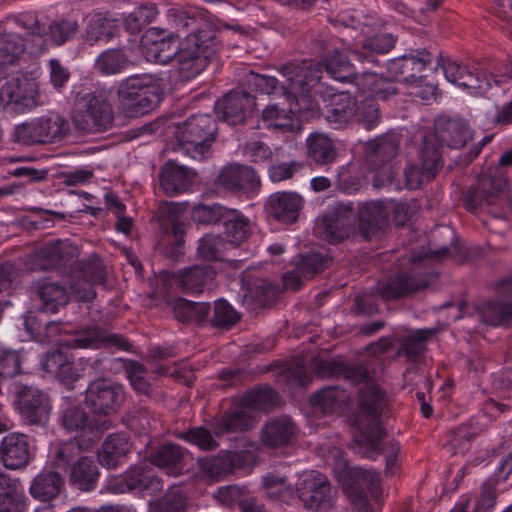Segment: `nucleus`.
I'll list each match as a JSON object with an SVG mask.
<instances>
[{"label": "nucleus", "mask_w": 512, "mask_h": 512, "mask_svg": "<svg viewBox=\"0 0 512 512\" xmlns=\"http://www.w3.org/2000/svg\"><path fill=\"white\" fill-rule=\"evenodd\" d=\"M388 411L386 393L375 384H367L360 389L358 396V414L355 424L359 430L355 437L357 445L365 447L368 452H376L382 439L386 436L380 417Z\"/></svg>", "instance_id": "1"}, {"label": "nucleus", "mask_w": 512, "mask_h": 512, "mask_svg": "<svg viewBox=\"0 0 512 512\" xmlns=\"http://www.w3.org/2000/svg\"><path fill=\"white\" fill-rule=\"evenodd\" d=\"M285 83L281 84L284 98L290 101L291 110H313L311 92L321 81L322 64L312 61L288 63L281 69Z\"/></svg>", "instance_id": "2"}, {"label": "nucleus", "mask_w": 512, "mask_h": 512, "mask_svg": "<svg viewBox=\"0 0 512 512\" xmlns=\"http://www.w3.org/2000/svg\"><path fill=\"white\" fill-rule=\"evenodd\" d=\"M119 109L127 118H137L156 108L162 99L160 85L151 75H133L121 81Z\"/></svg>", "instance_id": "3"}, {"label": "nucleus", "mask_w": 512, "mask_h": 512, "mask_svg": "<svg viewBox=\"0 0 512 512\" xmlns=\"http://www.w3.org/2000/svg\"><path fill=\"white\" fill-rule=\"evenodd\" d=\"M204 29L191 32L180 43L175 61L181 79L188 81L198 76L216 51L215 32L206 24Z\"/></svg>", "instance_id": "4"}, {"label": "nucleus", "mask_w": 512, "mask_h": 512, "mask_svg": "<svg viewBox=\"0 0 512 512\" xmlns=\"http://www.w3.org/2000/svg\"><path fill=\"white\" fill-rule=\"evenodd\" d=\"M217 129V123L211 115H191L177 126L176 140L179 150L196 161L210 158Z\"/></svg>", "instance_id": "5"}, {"label": "nucleus", "mask_w": 512, "mask_h": 512, "mask_svg": "<svg viewBox=\"0 0 512 512\" xmlns=\"http://www.w3.org/2000/svg\"><path fill=\"white\" fill-rule=\"evenodd\" d=\"M71 118L79 132L102 133L112 128L114 111L105 93L90 92L77 100Z\"/></svg>", "instance_id": "6"}, {"label": "nucleus", "mask_w": 512, "mask_h": 512, "mask_svg": "<svg viewBox=\"0 0 512 512\" xmlns=\"http://www.w3.org/2000/svg\"><path fill=\"white\" fill-rule=\"evenodd\" d=\"M508 189L507 178L498 170L481 175L465 194V207L472 213L487 211L495 218H505L500 201Z\"/></svg>", "instance_id": "7"}, {"label": "nucleus", "mask_w": 512, "mask_h": 512, "mask_svg": "<svg viewBox=\"0 0 512 512\" xmlns=\"http://www.w3.org/2000/svg\"><path fill=\"white\" fill-rule=\"evenodd\" d=\"M105 279V266L96 255H91L87 260H78L68 273L71 293L79 302L92 301L96 296L94 287L104 284Z\"/></svg>", "instance_id": "8"}, {"label": "nucleus", "mask_w": 512, "mask_h": 512, "mask_svg": "<svg viewBox=\"0 0 512 512\" xmlns=\"http://www.w3.org/2000/svg\"><path fill=\"white\" fill-rule=\"evenodd\" d=\"M296 494L305 509L327 512L334 506L336 492L327 476L318 471H310L298 482Z\"/></svg>", "instance_id": "9"}, {"label": "nucleus", "mask_w": 512, "mask_h": 512, "mask_svg": "<svg viewBox=\"0 0 512 512\" xmlns=\"http://www.w3.org/2000/svg\"><path fill=\"white\" fill-rule=\"evenodd\" d=\"M125 401L124 387L106 378L96 379L85 390L84 403L96 417L109 418Z\"/></svg>", "instance_id": "10"}, {"label": "nucleus", "mask_w": 512, "mask_h": 512, "mask_svg": "<svg viewBox=\"0 0 512 512\" xmlns=\"http://www.w3.org/2000/svg\"><path fill=\"white\" fill-rule=\"evenodd\" d=\"M68 129V121L51 114L16 126L14 139L25 145L53 143L60 140Z\"/></svg>", "instance_id": "11"}, {"label": "nucleus", "mask_w": 512, "mask_h": 512, "mask_svg": "<svg viewBox=\"0 0 512 512\" xmlns=\"http://www.w3.org/2000/svg\"><path fill=\"white\" fill-rule=\"evenodd\" d=\"M38 104V89L34 80L27 77H4L0 79V109L10 107L24 113Z\"/></svg>", "instance_id": "12"}, {"label": "nucleus", "mask_w": 512, "mask_h": 512, "mask_svg": "<svg viewBox=\"0 0 512 512\" xmlns=\"http://www.w3.org/2000/svg\"><path fill=\"white\" fill-rule=\"evenodd\" d=\"M18 411L24 425L47 427L52 411L49 395L36 387L23 386L17 393Z\"/></svg>", "instance_id": "13"}, {"label": "nucleus", "mask_w": 512, "mask_h": 512, "mask_svg": "<svg viewBox=\"0 0 512 512\" xmlns=\"http://www.w3.org/2000/svg\"><path fill=\"white\" fill-rule=\"evenodd\" d=\"M79 248L68 240L46 243L33 253L34 264L42 270L71 268L78 261Z\"/></svg>", "instance_id": "14"}, {"label": "nucleus", "mask_w": 512, "mask_h": 512, "mask_svg": "<svg viewBox=\"0 0 512 512\" xmlns=\"http://www.w3.org/2000/svg\"><path fill=\"white\" fill-rule=\"evenodd\" d=\"M354 222L353 210L343 204H337L317 219L315 229L328 242H340L349 237Z\"/></svg>", "instance_id": "15"}, {"label": "nucleus", "mask_w": 512, "mask_h": 512, "mask_svg": "<svg viewBox=\"0 0 512 512\" xmlns=\"http://www.w3.org/2000/svg\"><path fill=\"white\" fill-rule=\"evenodd\" d=\"M255 109V97L244 89H234L226 93L215 104L218 117L229 125L244 123Z\"/></svg>", "instance_id": "16"}, {"label": "nucleus", "mask_w": 512, "mask_h": 512, "mask_svg": "<svg viewBox=\"0 0 512 512\" xmlns=\"http://www.w3.org/2000/svg\"><path fill=\"white\" fill-rule=\"evenodd\" d=\"M61 426L67 432H89L86 440L97 442L104 432L112 427V421L105 417H89L81 406H69L61 412Z\"/></svg>", "instance_id": "17"}, {"label": "nucleus", "mask_w": 512, "mask_h": 512, "mask_svg": "<svg viewBox=\"0 0 512 512\" xmlns=\"http://www.w3.org/2000/svg\"><path fill=\"white\" fill-rule=\"evenodd\" d=\"M33 459L31 439L27 434L10 432L0 442V463L8 470H24Z\"/></svg>", "instance_id": "18"}, {"label": "nucleus", "mask_w": 512, "mask_h": 512, "mask_svg": "<svg viewBox=\"0 0 512 512\" xmlns=\"http://www.w3.org/2000/svg\"><path fill=\"white\" fill-rule=\"evenodd\" d=\"M162 480L147 464L131 466L115 484L110 486L113 493L136 491L139 493L156 494L162 490Z\"/></svg>", "instance_id": "19"}, {"label": "nucleus", "mask_w": 512, "mask_h": 512, "mask_svg": "<svg viewBox=\"0 0 512 512\" xmlns=\"http://www.w3.org/2000/svg\"><path fill=\"white\" fill-rule=\"evenodd\" d=\"M495 300L484 301L478 306L482 322L491 326H501L512 320V278L509 276L497 286Z\"/></svg>", "instance_id": "20"}, {"label": "nucleus", "mask_w": 512, "mask_h": 512, "mask_svg": "<svg viewBox=\"0 0 512 512\" xmlns=\"http://www.w3.org/2000/svg\"><path fill=\"white\" fill-rule=\"evenodd\" d=\"M305 204L304 198L293 191H278L272 193L265 201L266 213L283 224H293L298 221Z\"/></svg>", "instance_id": "21"}, {"label": "nucleus", "mask_w": 512, "mask_h": 512, "mask_svg": "<svg viewBox=\"0 0 512 512\" xmlns=\"http://www.w3.org/2000/svg\"><path fill=\"white\" fill-rule=\"evenodd\" d=\"M432 62V54L426 50H417L416 54L403 55L387 63L388 73L399 81L414 84L422 82L420 73Z\"/></svg>", "instance_id": "22"}, {"label": "nucleus", "mask_w": 512, "mask_h": 512, "mask_svg": "<svg viewBox=\"0 0 512 512\" xmlns=\"http://www.w3.org/2000/svg\"><path fill=\"white\" fill-rule=\"evenodd\" d=\"M299 432L294 420L286 415L268 419L260 430V441L265 448L278 449L292 444Z\"/></svg>", "instance_id": "23"}, {"label": "nucleus", "mask_w": 512, "mask_h": 512, "mask_svg": "<svg viewBox=\"0 0 512 512\" xmlns=\"http://www.w3.org/2000/svg\"><path fill=\"white\" fill-rule=\"evenodd\" d=\"M219 187L231 193H248L260 187V179L256 171L247 165L229 164L219 173L217 180Z\"/></svg>", "instance_id": "24"}, {"label": "nucleus", "mask_w": 512, "mask_h": 512, "mask_svg": "<svg viewBox=\"0 0 512 512\" xmlns=\"http://www.w3.org/2000/svg\"><path fill=\"white\" fill-rule=\"evenodd\" d=\"M429 285L425 277H414L407 273H398L393 277L377 282V294L385 301L407 297L427 288Z\"/></svg>", "instance_id": "25"}, {"label": "nucleus", "mask_w": 512, "mask_h": 512, "mask_svg": "<svg viewBox=\"0 0 512 512\" xmlns=\"http://www.w3.org/2000/svg\"><path fill=\"white\" fill-rule=\"evenodd\" d=\"M242 303L249 310L266 308L275 303L278 289L266 279L246 276L242 279Z\"/></svg>", "instance_id": "26"}, {"label": "nucleus", "mask_w": 512, "mask_h": 512, "mask_svg": "<svg viewBox=\"0 0 512 512\" xmlns=\"http://www.w3.org/2000/svg\"><path fill=\"white\" fill-rule=\"evenodd\" d=\"M193 169L179 165L176 161H167L159 173L160 186L167 196H176L187 192L195 181Z\"/></svg>", "instance_id": "27"}, {"label": "nucleus", "mask_w": 512, "mask_h": 512, "mask_svg": "<svg viewBox=\"0 0 512 512\" xmlns=\"http://www.w3.org/2000/svg\"><path fill=\"white\" fill-rule=\"evenodd\" d=\"M314 372L322 377H342L350 383L357 385L368 379V371L362 364L349 365L340 358L313 359Z\"/></svg>", "instance_id": "28"}, {"label": "nucleus", "mask_w": 512, "mask_h": 512, "mask_svg": "<svg viewBox=\"0 0 512 512\" xmlns=\"http://www.w3.org/2000/svg\"><path fill=\"white\" fill-rule=\"evenodd\" d=\"M443 71L449 82L470 89L475 93L485 92L490 86L486 76L481 71L456 61L448 60L443 65Z\"/></svg>", "instance_id": "29"}, {"label": "nucleus", "mask_w": 512, "mask_h": 512, "mask_svg": "<svg viewBox=\"0 0 512 512\" xmlns=\"http://www.w3.org/2000/svg\"><path fill=\"white\" fill-rule=\"evenodd\" d=\"M96 442L83 437L59 441L51 447V462L54 468L69 470Z\"/></svg>", "instance_id": "30"}, {"label": "nucleus", "mask_w": 512, "mask_h": 512, "mask_svg": "<svg viewBox=\"0 0 512 512\" xmlns=\"http://www.w3.org/2000/svg\"><path fill=\"white\" fill-rule=\"evenodd\" d=\"M41 367L45 372L55 375L68 389H73L80 378L72 357L60 350L49 351L43 355Z\"/></svg>", "instance_id": "31"}, {"label": "nucleus", "mask_w": 512, "mask_h": 512, "mask_svg": "<svg viewBox=\"0 0 512 512\" xmlns=\"http://www.w3.org/2000/svg\"><path fill=\"white\" fill-rule=\"evenodd\" d=\"M212 431L216 437L227 434H239L254 428L255 418L243 407H237L225 411L220 417L210 422Z\"/></svg>", "instance_id": "32"}, {"label": "nucleus", "mask_w": 512, "mask_h": 512, "mask_svg": "<svg viewBox=\"0 0 512 512\" xmlns=\"http://www.w3.org/2000/svg\"><path fill=\"white\" fill-rule=\"evenodd\" d=\"M113 346L119 350L130 351L131 343L120 334H107L98 327H88L76 331L71 341L75 348H98L101 345Z\"/></svg>", "instance_id": "33"}, {"label": "nucleus", "mask_w": 512, "mask_h": 512, "mask_svg": "<svg viewBox=\"0 0 512 512\" xmlns=\"http://www.w3.org/2000/svg\"><path fill=\"white\" fill-rule=\"evenodd\" d=\"M401 138L395 132L384 134L366 144L367 161L375 169L389 164L399 153Z\"/></svg>", "instance_id": "34"}, {"label": "nucleus", "mask_w": 512, "mask_h": 512, "mask_svg": "<svg viewBox=\"0 0 512 512\" xmlns=\"http://www.w3.org/2000/svg\"><path fill=\"white\" fill-rule=\"evenodd\" d=\"M30 288L33 296L40 300L43 311L55 313L69 302L66 288L50 278L38 279Z\"/></svg>", "instance_id": "35"}, {"label": "nucleus", "mask_w": 512, "mask_h": 512, "mask_svg": "<svg viewBox=\"0 0 512 512\" xmlns=\"http://www.w3.org/2000/svg\"><path fill=\"white\" fill-rule=\"evenodd\" d=\"M199 469L211 478H219L242 469L246 465V456L242 452L225 451L216 456L198 459Z\"/></svg>", "instance_id": "36"}, {"label": "nucleus", "mask_w": 512, "mask_h": 512, "mask_svg": "<svg viewBox=\"0 0 512 512\" xmlns=\"http://www.w3.org/2000/svg\"><path fill=\"white\" fill-rule=\"evenodd\" d=\"M216 274L210 264L193 265L178 272L177 282L183 292L199 294L213 286Z\"/></svg>", "instance_id": "37"}, {"label": "nucleus", "mask_w": 512, "mask_h": 512, "mask_svg": "<svg viewBox=\"0 0 512 512\" xmlns=\"http://www.w3.org/2000/svg\"><path fill=\"white\" fill-rule=\"evenodd\" d=\"M344 487L348 495L366 494V491H369L375 499L382 492L379 474L375 470L362 467H353L347 470Z\"/></svg>", "instance_id": "38"}, {"label": "nucleus", "mask_w": 512, "mask_h": 512, "mask_svg": "<svg viewBox=\"0 0 512 512\" xmlns=\"http://www.w3.org/2000/svg\"><path fill=\"white\" fill-rule=\"evenodd\" d=\"M173 317L180 323L203 326L208 323L211 306L208 302H193L185 298H174L168 302Z\"/></svg>", "instance_id": "39"}, {"label": "nucleus", "mask_w": 512, "mask_h": 512, "mask_svg": "<svg viewBox=\"0 0 512 512\" xmlns=\"http://www.w3.org/2000/svg\"><path fill=\"white\" fill-rule=\"evenodd\" d=\"M432 135L449 148L459 149L471 138V131L463 120L439 118L435 123V133Z\"/></svg>", "instance_id": "40"}, {"label": "nucleus", "mask_w": 512, "mask_h": 512, "mask_svg": "<svg viewBox=\"0 0 512 512\" xmlns=\"http://www.w3.org/2000/svg\"><path fill=\"white\" fill-rule=\"evenodd\" d=\"M359 228L367 240L377 236L388 226V213L381 202H367L358 212Z\"/></svg>", "instance_id": "41"}, {"label": "nucleus", "mask_w": 512, "mask_h": 512, "mask_svg": "<svg viewBox=\"0 0 512 512\" xmlns=\"http://www.w3.org/2000/svg\"><path fill=\"white\" fill-rule=\"evenodd\" d=\"M185 449L178 444L166 443L149 454V461L154 466L164 469L167 474L178 476L184 470Z\"/></svg>", "instance_id": "42"}, {"label": "nucleus", "mask_w": 512, "mask_h": 512, "mask_svg": "<svg viewBox=\"0 0 512 512\" xmlns=\"http://www.w3.org/2000/svg\"><path fill=\"white\" fill-rule=\"evenodd\" d=\"M350 395L338 386L325 387L311 396L313 408L324 415L343 411L349 404Z\"/></svg>", "instance_id": "43"}, {"label": "nucleus", "mask_w": 512, "mask_h": 512, "mask_svg": "<svg viewBox=\"0 0 512 512\" xmlns=\"http://www.w3.org/2000/svg\"><path fill=\"white\" fill-rule=\"evenodd\" d=\"M100 476L99 468L92 457L84 455L69 469V484L84 492L96 488Z\"/></svg>", "instance_id": "44"}, {"label": "nucleus", "mask_w": 512, "mask_h": 512, "mask_svg": "<svg viewBox=\"0 0 512 512\" xmlns=\"http://www.w3.org/2000/svg\"><path fill=\"white\" fill-rule=\"evenodd\" d=\"M396 38L391 33H378L366 38L360 49L352 51L353 56L360 63L378 65L376 54L388 53L394 48Z\"/></svg>", "instance_id": "45"}, {"label": "nucleus", "mask_w": 512, "mask_h": 512, "mask_svg": "<svg viewBox=\"0 0 512 512\" xmlns=\"http://www.w3.org/2000/svg\"><path fill=\"white\" fill-rule=\"evenodd\" d=\"M357 111V102L349 93L340 92L333 97L332 102L325 105L323 114L326 120L334 125L335 128H341L347 125Z\"/></svg>", "instance_id": "46"}, {"label": "nucleus", "mask_w": 512, "mask_h": 512, "mask_svg": "<svg viewBox=\"0 0 512 512\" xmlns=\"http://www.w3.org/2000/svg\"><path fill=\"white\" fill-rule=\"evenodd\" d=\"M63 486V477L58 472L48 470L34 477L29 492L33 498L49 502L60 494Z\"/></svg>", "instance_id": "47"}, {"label": "nucleus", "mask_w": 512, "mask_h": 512, "mask_svg": "<svg viewBox=\"0 0 512 512\" xmlns=\"http://www.w3.org/2000/svg\"><path fill=\"white\" fill-rule=\"evenodd\" d=\"M131 445L123 434H110L98 452L99 463L106 468L117 467L130 452Z\"/></svg>", "instance_id": "48"}, {"label": "nucleus", "mask_w": 512, "mask_h": 512, "mask_svg": "<svg viewBox=\"0 0 512 512\" xmlns=\"http://www.w3.org/2000/svg\"><path fill=\"white\" fill-rule=\"evenodd\" d=\"M117 25L106 15L96 12L86 17L85 39L90 45L108 42L117 34Z\"/></svg>", "instance_id": "49"}, {"label": "nucleus", "mask_w": 512, "mask_h": 512, "mask_svg": "<svg viewBox=\"0 0 512 512\" xmlns=\"http://www.w3.org/2000/svg\"><path fill=\"white\" fill-rule=\"evenodd\" d=\"M418 164L429 178L435 176L442 169L444 160L437 139L433 135H427L420 144Z\"/></svg>", "instance_id": "50"}, {"label": "nucleus", "mask_w": 512, "mask_h": 512, "mask_svg": "<svg viewBox=\"0 0 512 512\" xmlns=\"http://www.w3.org/2000/svg\"><path fill=\"white\" fill-rule=\"evenodd\" d=\"M308 157L317 165H328L337 158L334 141L328 136L315 133L307 138Z\"/></svg>", "instance_id": "51"}, {"label": "nucleus", "mask_w": 512, "mask_h": 512, "mask_svg": "<svg viewBox=\"0 0 512 512\" xmlns=\"http://www.w3.org/2000/svg\"><path fill=\"white\" fill-rule=\"evenodd\" d=\"M224 232L229 238L230 245H240L248 239L250 235V221L240 211L228 208V211L221 222Z\"/></svg>", "instance_id": "52"}, {"label": "nucleus", "mask_w": 512, "mask_h": 512, "mask_svg": "<svg viewBox=\"0 0 512 512\" xmlns=\"http://www.w3.org/2000/svg\"><path fill=\"white\" fill-rule=\"evenodd\" d=\"M25 51L23 38L15 32L0 26V70L16 63Z\"/></svg>", "instance_id": "53"}, {"label": "nucleus", "mask_w": 512, "mask_h": 512, "mask_svg": "<svg viewBox=\"0 0 512 512\" xmlns=\"http://www.w3.org/2000/svg\"><path fill=\"white\" fill-rule=\"evenodd\" d=\"M24 492L16 481L0 473V512H22Z\"/></svg>", "instance_id": "54"}, {"label": "nucleus", "mask_w": 512, "mask_h": 512, "mask_svg": "<svg viewBox=\"0 0 512 512\" xmlns=\"http://www.w3.org/2000/svg\"><path fill=\"white\" fill-rule=\"evenodd\" d=\"M322 67L336 81L349 83L355 77L356 68L346 54L338 50L326 55Z\"/></svg>", "instance_id": "55"}, {"label": "nucleus", "mask_w": 512, "mask_h": 512, "mask_svg": "<svg viewBox=\"0 0 512 512\" xmlns=\"http://www.w3.org/2000/svg\"><path fill=\"white\" fill-rule=\"evenodd\" d=\"M436 333L435 329H418L403 338L401 346L397 350L398 356H405L408 361L414 362L425 351V342Z\"/></svg>", "instance_id": "56"}, {"label": "nucleus", "mask_w": 512, "mask_h": 512, "mask_svg": "<svg viewBox=\"0 0 512 512\" xmlns=\"http://www.w3.org/2000/svg\"><path fill=\"white\" fill-rule=\"evenodd\" d=\"M179 206L175 203H164L160 206V215L163 220H167L170 223L169 228V239L170 242L175 246L174 254H183L184 224L178 220L177 210Z\"/></svg>", "instance_id": "57"}, {"label": "nucleus", "mask_w": 512, "mask_h": 512, "mask_svg": "<svg viewBox=\"0 0 512 512\" xmlns=\"http://www.w3.org/2000/svg\"><path fill=\"white\" fill-rule=\"evenodd\" d=\"M129 63L128 56L122 49H108L97 57L95 69L102 75H115L126 69Z\"/></svg>", "instance_id": "58"}, {"label": "nucleus", "mask_w": 512, "mask_h": 512, "mask_svg": "<svg viewBox=\"0 0 512 512\" xmlns=\"http://www.w3.org/2000/svg\"><path fill=\"white\" fill-rule=\"evenodd\" d=\"M229 245L220 235L205 234L199 239L197 257L205 261H223Z\"/></svg>", "instance_id": "59"}, {"label": "nucleus", "mask_w": 512, "mask_h": 512, "mask_svg": "<svg viewBox=\"0 0 512 512\" xmlns=\"http://www.w3.org/2000/svg\"><path fill=\"white\" fill-rule=\"evenodd\" d=\"M288 107H280L279 104L268 105L261 114L262 120L276 129L290 131L293 129L292 114L301 113L303 110H291L290 101L285 99Z\"/></svg>", "instance_id": "60"}, {"label": "nucleus", "mask_w": 512, "mask_h": 512, "mask_svg": "<svg viewBox=\"0 0 512 512\" xmlns=\"http://www.w3.org/2000/svg\"><path fill=\"white\" fill-rule=\"evenodd\" d=\"M278 398L279 395L273 388L257 387L243 395L241 404L254 410H269L276 405Z\"/></svg>", "instance_id": "61"}, {"label": "nucleus", "mask_w": 512, "mask_h": 512, "mask_svg": "<svg viewBox=\"0 0 512 512\" xmlns=\"http://www.w3.org/2000/svg\"><path fill=\"white\" fill-rule=\"evenodd\" d=\"M176 437L204 451L216 450L219 447L211 427L198 426L190 428L177 433Z\"/></svg>", "instance_id": "62"}, {"label": "nucleus", "mask_w": 512, "mask_h": 512, "mask_svg": "<svg viewBox=\"0 0 512 512\" xmlns=\"http://www.w3.org/2000/svg\"><path fill=\"white\" fill-rule=\"evenodd\" d=\"M241 319L240 314L225 299H218L214 302L213 315L208 316V323L212 327L229 330Z\"/></svg>", "instance_id": "63"}, {"label": "nucleus", "mask_w": 512, "mask_h": 512, "mask_svg": "<svg viewBox=\"0 0 512 512\" xmlns=\"http://www.w3.org/2000/svg\"><path fill=\"white\" fill-rule=\"evenodd\" d=\"M186 500L178 488L168 490L161 498L149 503L148 512H185Z\"/></svg>", "instance_id": "64"}]
</instances>
